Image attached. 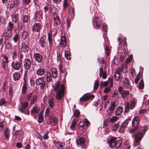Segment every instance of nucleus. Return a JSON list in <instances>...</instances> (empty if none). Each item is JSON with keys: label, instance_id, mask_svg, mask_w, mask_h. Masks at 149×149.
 Listing matches in <instances>:
<instances>
[{"label": "nucleus", "instance_id": "56", "mask_svg": "<svg viewBox=\"0 0 149 149\" xmlns=\"http://www.w3.org/2000/svg\"><path fill=\"white\" fill-rule=\"evenodd\" d=\"M105 53L107 56H108L109 54V47L107 45L105 47Z\"/></svg>", "mask_w": 149, "mask_h": 149}, {"label": "nucleus", "instance_id": "62", "mask_svg": "<svg viewBox=\"0 0 149 149\" xmlns=\"http://www.w3.org/2000/svg\"><path fill=\"white\" fill-rule=\"evenodd\" d=\"M123 88L122 86H120L118 88V91L120 94L121 95V94L124 91L123 90Z\"/></svg>", "mask_w": 149, "mask_h": 149}, {"label": "nucleus", "instance_id": "20", "mask_svg": "<svg viewBox=\"0 0 149 149\" xmlns=\"http://www.w3.org/2000/svg\"><path fill=\"white\" fill-rule=\"evenodd\" d=\"M18 14L17 13L14 14L12 16V19L13 22L16 23L18 22Z\"/></svg>", "mask_w": 149, "mask_h": 149}, {"label": "nucleus", "instance_id": "46", "mask_svg": "<svg viewBox=\"0 0 149 149\" xmlns=\"http://www.w3.org/2000/svg\"><path fill=\"white\" fill-rule=\"evenodd\" d=\"M9 4L10 6V8H13L15 6V3L14 1L11 0L9 1Z\"/></svg>", "mask_w": 149, "mask_h": 149}, {"label": "nucleus", "instance_id": "29", "mask_svg": "<svg viewBox=\"0 0 149 149\" xmlns=\"http://www.w3.org/2000/svg\"><path fill=\"white\" fill-rule=\"evenodd\" d=\"M45 70L43 68L38 69L36 71L37 74L40 75H42L44 74Z\"/></svg>", "mask_w": 149, "mask_h": 149}, {"label": "nucleus", "instance_id": "34", "mask_svg": "<svg viewBox=\"0 0 149 149\" xmlns=\"http://www.w3.org/2000/svg\"><path fill=\"white\" fill-rule=\"evenodd\" d=\"M65 56L68 60H70V51H66L65 53Z\"/></svg>", "mask_w": 149, "mask_h": 149}, {"label": "nucleus", "instance_id": "1", "mask_svg": "<svg viewBox=\"0 0 149 149\" xmlns=\"http://www.w3.org/2000/svg\"><path fill=\"white\" fill-rule=\"evenodd\" d=\"M60 85V81H57L55 84L54 89V91L57 92L56 95V98L58 100H60L63 97L64 92V84H62L61 86Z\"/></svg>", "mask_w": 149, "mask_h": 149}, {"label": "nucleus", "instance_id": "4", "mask_svg": "<svg viewBox=\"0 0 149 149\" xmlns=\"http://www.w3.org/2000/svg\"><path fill=\"white\" fill-rule=\"evenodd\" d=\"M42 27V25L41 24V22L35 23L33 26L32 31L33 32H39Z\"/></svg>", "mask_w": 149, "mask_h": 149}, {"label": "nucleus", "instance_id": "36", "mask_svg": "<svg viewBox=\"0 0 149 149\" xmlns=\"http://www.w3.org/2000/svg\"><path fill=\"white\" fill-rule=\"evenodd\" d=\"M43 120V118L42 114L40 113L39 114V116L38 117V122L39 123H42Z\"/></svg>", "mask_w": 149, "mask_h": 149}, {"label": "nucleus", "instance_id": "16", "mask_svg": "<svg viewBox=\"0 0 149 149\" xmlns=\"http://www.w3.org/2000/svg\"><path fill=\"white\" fill-rule=\"evenodd\" d=\"M49 122L51 125L54 126L56 123L57 119L53 116H50L49 117Z\"/></svg>", "mask_w": 149, "mask_h": 149}, {"label": "nucleus", "instance_id": "50", "mask_svg": "<svg viewBox=\"0 0 149 149\" xmlns=\"http://www.w3.org/2000/svg\"><path fill=\"white\" fill-rule=\"evenodd\" d=\"M94 86L93 87V89L95 90L97 89L99 86V82L98 80H96L94 83Z\"/></svg>", "mask_w": 149, "mask_h": 149}, {"label": "nucleus", "instance_id": "60", "mask_svg": "<svg viewBox=\"0 0 149 149\" xmlns=\"http://www.w3.org/2000/svg\"><path fill=\"white\" fill-rule=\"evenodd\" d=\"M28 35V33L26 31H24L22 34V36L24 38H26Z\"/></svg>", "mask_w": 149, "mask_h": 149}, {"label": "nucleus", "instance_id": "48", "mask_svg": "<svg viewBox=\"0 0 149 149\" xmlns=\"http://www.w3.org/2000/svg\"><path fill=\"white\" fill-rule=\"evenodd\" d=\"M118 118V117L116 116H113L111 118L109 121L112 123H114L117 120Z\"/></svg>", "mask_w": 149, "mask_h": 149}, {"label": "nucleus", "instance_id": "44", "mask_svg": "<svg viewBox=\"0 0 149 149\" xmlns=\"http://www.w3.org/2000/svg\"><path fill=\"white\" fill-rule=\"evenodd\" d=\"M115 103L114 102H112L110 105L108 109L111 111H113L115 108Z\"/></svg>", "mask_w": 149, "mask_h": 149}, {"label": "nucleus", "instance_id": "53", "mask_svg": "<svg viewBox=\"0 0 149 149\" xmlns=\"http://www.w3.org/2000/svg\"><path fill=\"white\" fill-rule=\"evenodd\" d=\"M12 31H7L6 33V36L7 37L10 38L12 36Z\"/></svg>", "mask_w": 149, "mask_h": 149}, {"label": "nucleus", "instance_id": "33", "mask_svg": "<svg viewBox=\"0 0 149 149\" xmlns=\"http://www.w3.org/2000/svg\"><path fill=\"white\" fill-rule=\"evenodd\" d=\"M39 111V109L38 107H33L31 110V113L34 114L35 113H38Z\"/></svg>", "mask_w": 149, "mask_h": 149}, {"label": "nucleus", "instance_id": "63", "mask_svg": "<svg viewBox=\"0 0 149 149\" xmlns=\"http://www.w3.org/2000/svg\"><path fill=\"white\" fill-rule=\"evenodd\" d=\"M109 123V121L108 119H107L105 120L103 123V126L104 127L106 126Z\"/></svg>", "mask_w": 149, "mask_h": 149}, {"label": "nucleus", "instance_id": "11", "mask_svg": "<svg viewBox=\"0 0 149 149\" xmlns=\"http://www.w3.org/2000/svg\"><path fill=\"white\" fill-rule=\"evenodd\" d=\"M120 72L121 69L120 68H118L114 74V78L116 81H118L120 78Z\"/></svg>", "mask_w": 149, "mask_h": 149}, {"label": "nucleus", "instance_id": "9", "mask_svg": "<svg viewBox=\"0 0 149 149\" xmlns=\"http://www.w3.org/2000/svg\"><path fill=\"white\" fill-rule=\"evenodd\" d=\"M36 84L37 85H41L40 88H42L45 86V82L44 81V78L41 77L38 79L36 81Z\"/></svg>", "mask_w": 149, "mask_h": 149}, {"label": "nucleus", "instance_id": "2", "mask_svg": "<svg viewBox=\"0 0 149 149\" xmlns=\"http://www.w3.org/2000/svg\"><path fill=\"white\" fill-rule=\"evenodd\" d=\"M136 101V100H133L131 101V104L127 102L126 103L125 108V112H128L130 109H133L135 107Z\"/></svg>", "mask_w": 149, "mask_h": 149}, {"label": "nucleus", "instance_id": "21", "mask_svg": "<svg viewBox=\"0 0 149 149\" xmlns=\"http://www.w3.org/2000/svg\"><path fill=\"white\" fill-rule=\"evenodd\" d=\"M52 77L54 78L57 77L58 75L57 70L55 68H52L51 69Z\"/></svg>", "mask_w": 149, "mask_h": 149}, {"label": "nucleus", "instance_id": "10", "mask_svg": "<svg viewBox=\"0 0 149 149\" xmlns=\"http://www.w3.org/2000/svg\"><path fill=\"white\" fill-rule=\"evenodd\" d=\"M68 17L69 18L71 19L73 18L75 14L73 8L72 6L68 9Z\"/></svg>", "mask_w": 149, "mask_h": 149}, {"label": "nucleus", "instance_id": "38", "mask_svg": "<svg viewBox=\"0 0 149 149\" xmlns=\"http://www.w3.org/2000/svg\"><path fill=\"white\" fill-rule=\"evenodd\" d=\"M123 83L125 87H127L130 85L129 80L125 78L123 81Z\"/></svg>", "mask_w": 149, "mask_h": 149}, {"label": "nucleus", "instance_id": "32", "mask_svg": "<svg viewBox=\"0 0 149 149\" xmlns=\"http://www.w3.org/2000/svg\"><path fill=\"white\" fill-rule=\"evenodd\" d=\"M10 131L8 128H6L4 130V135L6 139H8L9 137Z\"/></svg>", "mask_w": 149, "mask_h": 149}, {"label": "nucleus", "instance_id": "47", "mask_svg": "<svg viewBox=\"0 0 149 149\" xmlns=\"http://www.w3.org/2000/svg\"><path fill=\"white\" fill-rule=\"evenodd\" d=\"M144 84L143 81L142 80H141L139 82V87L140 89H143L144 88Z\"/></svg>", "mask_w": 149, "mask_h": 149}, {"label": "nucleus", "instance_id": "40", "mask_svg": "<svg viewBox=\"0 0 149 149\" xmlns=\"http://www.w3.org/2000/svg\"><path fill=\"white\" fill-rule=\"evenodd\" d=\"M29 18V17L28 15H25L23 16L22 19V22L24 23H27L28 22Z\"/></svg>", "mask_w": 149, "mask_h": 149}, {"label": "nucleus", "instance_id": "58", "mask_svg": "<svg viewBox=\"0 0 149 149\" xmlns=\"http://www.w3.org/2000/svg\"><path fill=\"white\" fill-rule=\"evenodd\" d=\"M52 32L49 33L48 34V40H52Z\"/></svg>", "mask_w": 149, "mask_h": 149}, {"label": "nucleus", "instance_id": "5", "mask_svg": "<svg viewBox=\"0 0 149 149\" xmlns=\"http://www.w3.org/2000/svg\"><path fill=\"white\" fill-rule=\"evenodd\" d=\"M54 24L57 26L60 23V20L58 15L55 12L53 13Z\"/></svg>", "mask_w": 149, "mask_h": 149}, {"label": "nucleus", "instance_id": "43", "mask_svg": "<svg viewBox=\"0 0 149 149\" xmlns=\"http://www.w3.org/2000/svg\"><path fill=\"white\" fill-rule=\"evenodd\" d=\"M24 23L23 22H19L17 23V27L18 29L21 30L23 28Z\"/></svg>", "mask_w": 149, "mask_h": 149}, {"label": "nucleus", "instance_id": "7", "mask_svg": "<svg viewBox=\"0 0 149 149\" xmlns=\"http://www.w3.org/2000/svg\"><path fill=\"white\" fill-rule=\"evenodd\" d=\"M94 96L93 95H89L86 94L83 95L80 99V100L81 101L84 102L90 99L91 98H93Z\"/></svg>", "mask_w": 149, "mask_h": 149}, {"label": "nucleus", "instance_id": "13", "mask_svg": "<svg viewBox=\"0 0 149 149\" xmlns=\"http://www.w3.org/2000/svg\"><path fill=\"white\" fill-rule=\"evenodd\" d=\"M93 26H96V28L99 29L100 25L99 21V19L97 17L93 18Z\"/></svg>", "mask_w": 149, "mask_h": 149}, {"label": "nucleus", "instance_id": "17", "mask_svg": "<svg viewBox=\"0 0 149 149\" xmlns=\"http://www.w3.org/2000/svg\"><path fill=\"white\" fill-rule=\"evenodd\" d=\"M34 57L36 61L38 62H41L42 58V56L41 54L38 53L35 54L34 55Z\"/></svg>", "mask_w": 149, "mask_h": 149}, {"label": "nucleus", "instance_id": "55", "mask_svg": "<svg viewBox=\"0 0 149 149\" xmlns=\"http://www.w3.org/2000/svg\"><path fill=\"white\" fill-rule=\"evenodd\" d=\"M6 102L5 100L3 98H1L0 100V106H1L6 104Z\"/></svg>", "mask_w": 149, "mask_h": 149}, {"label": "nucleus", "instance_id": "31", "mask_svg": "<svg viewBox=\"0 0 149 149\" xmlns=\"http://www.w3.org/2000/svg\"><path fill=\"white\" fill-rule=\"evenodd\" d=\"M14 24L11 22H9L8 26L7 31H12L13 29Z\"/></svg>", "mask_w": 149, "mask_h": 149}, {"label": "nucleus", "instance_id": "18", "mask_svg": "<svg viewBox=\"0 0 149 149\" xmlns=\"http://www.w3.org/2000/svg\"><path fill=\"white\" fill-rule=\"evenodd\" d=\"M60 45L62 47H64L66 44V38L65 36H62L60 39Z\"/></svg>", "mask_w": 149, "mask_h": 149}, {"label": "nucleus", "instance_id": "61", "mask_svg": "<svg viewBox=\"0 0 149 149\" xmlns=\"http://www.w3.org/2000/svg\"><path fill=\"white\" fill-rule=\"evenodd\" d=\"M139 122H138L134 121V122H132V126L134 127H137L138 126Z\"/></svg>", "mask_w": 149, "mask_h": 149}, {"label": "nucleus", "instance_id": "57", "mask_svg": "<svg viewBox=\"0 0 149 149\" xmlns=\"http://www.w3.org/2000/svg\"><path fill=\"white\" fill-rule=\"evenodd\" d=\"M76 123V121L74 120H73L72 121V123L70 126V128L71 129H73L74 128L75 126V124Z\"/></svg>", "mask_w": 149, "mask_h": 149}, {"label": "nucleus", "instance_id": "35", "mask_svg": "<svg viewBox=\"0 0 149 149\" xmlns=\"http://www.w3.org/2000/svg\"><path fill=\"white\" fill-rule=\"evenodd\" d=\"M68 6V0H63V9L64 11L67 8Z\"/></svg>", "mask_w": 149, "mask_h": 149}, {"label": "nucleus", "instance_id": "28", "mask_svg": "<svg viewBox=\"0 0 149 149\" xmlns=\"http://www.w3.org/2000/svg\"><path fill=\"white\" fill-rule=\"evenodd\" d=\"M4 59H3V60L2 61V65H7L8 64V63L9 61L8 57L5 55L4 56Z\"/></svg>", "mask_w": 149, "mask_h": 149}, {"label": "nucleus", "instance_id": "39", "mask_svg": "<svg viewBox=\"0 0 149 149\" xmlns=\"http://www.w3.org/2000/svg\"><path fill=\"white\" fill-rule=\"evenodd\" d=\"M120 123L119 122H118L117 123L115 124L113 127V130L114 131H116L119 127L120 126Z\"/></svg>", "mask_w": 149, "mask_h": 149}, {"label": "nucleus", "instance_id": "37", "mask_svg": "<svg viewBox=\"0 0 149 149\" xmlns=\"http://www.w3.org/2000/svg\"><path fill=\"white\" fill-rule=\"evenodd\" d=\"M121 69V71L122 72L125 73L128 70L127 66H122Z\"/></svg>", "mask_w": 149, "mask_h": 149}, {"label": "nucleus", "instance_id": "54", "mask_svg": "<svg viewBox=\"0 0 149 149\" xmlns=\"http://www.w3.org/2000/svg\"><path fill=\"white\" fill-rule=\"evenodd\" d=\"M132 58V56L131 55L130 56L126 59V64H128L131 61Z\"/></svg>", "mask_w": 149, "mask_h": 149}, {"label": "nucleus", "instance_id": "41", "mask_svg": "<svg viewBox=\"0 0 149 149\" xmlns=\"http://www.w3.org/2000/svg\"><path fill=\"white\" fill-rule=\"evenodd\" d=\"M129 91L124 90L121 94V96L123 98L125 97L126 96L129 95Z\"/></svg>", "mask_w": 149, "mask_h": 149}, {"label": "nucleus", "instance_id": "14", "mask_svg": "<svg viewBox=\"0 0 149 149\" xmlns=\"http://www.w3.org/2000/svg\"><path fill=\"white\" fill-rule=\"evenodd\" d=\"M76 142L77 145L79 144L81 145L82 148H84V139L83 137H80L79 139V140H76Z\"/></svg>", "mask_w": 149, "mask_h": 149}, {"label": "nucleus", "instance_id": "12", "mask_svg": "<svg viewBox=\"0 0 149 149\" xmlns=\"http://www.w3.org/2000/svg\"><path fill=\"white\" fill-rule=\"evenodd\" d=\"M21 108L19 109V111L22 113H24V109L27 107L28 105V102H24L20 103Z\"/></svg>", "mask_w": 149, "mask_h": 149}, {"label": "nucleus", "instance_id": "25", "mask_svg": "<svg viewBox=\"0 0 149 149\" xmlns=\"http://www.w3.org/2000/svg\"><path fill=\"white\" fill-rule=\"evenodd\" d=\"M54 143L58 149H63L64 147L61 143L56 141Z\"/></svg>", "mask_w": 149, "mask_h": 149}, {"label": "nucleus", "instance_id": "22", "mask_svg": "<svg viewBox=\"0 0 149 149\" xmlns=\"http://www.w3.org/2000/svg\"><path fill=\"white\" fill-rule=\"evenodd\" d=\"M20 37L18 34L16 33L13 38V40L15 43H17L20 40Z\"/></svg>", "mask_w": 149, "mask_h": 149}, {"label": "nucleus", "instance_id": "52", "mask_svg": "<svg viewBox=\"0 0 149 149\" xmlns=\"http://www.w3.org/2000/svg\"><path fill=\"white\" fill-rule=\"evenodd\" d=\"M27 89L26 84V83H24L22 87V93H24L26 92Z\"/></svg>", "mask_w": 149, "mask_h": 149}, {"label": "nucleus", "instance_id": "8", "mask_svg": "<svg viewBox=\"0 0 149 149\" xmlns=\"http://www.w3.org/2000/svg\"><path fill=\"white\" fill-rule=\"evenodd\" d=\"M113 79L111 78H110L109 79L108 81H105V82H103L101 81V86H107L109 84H110L111 86L112 87V86L113 85Z\"/></svg>", "mask_w": 149, "mask_h": 149}, {"label": "nucleus", "instance_id": "26", "mask_svg": "<svg viewBox=\"0 0 149 149\" xmlns=\"http://www.w3.org/2000/svg\"><path fill=\"white\" fill-rule=\"evenodd\" d=\"M116 139V138L115 137H113L108 142V143L109 144V146L111 147H113V145L112 143H115V141Z\"/></svg>", "mask_w": 149, "mask_h": 149}, {"label": "nucleus", "instance_id": "3", "mask_svg": "<svg viewBox=\"0 0 149 149\" xmlns=\"http://www.w3.org/2000/svg\"><path fill=\"white\" fill-rule=\"evenodd\" d=\"M143 135L142 133L138 132L136 134H134V146L139 144L140 140L143 137Z\"/></svg>", "mask_w": 149, "mask_h": 149}, {"label": "nucleus", "instance_id": "23", "mask_svg": "<svg viewBox=\"0 0 149 149\" xmlns=\"http://www.w3.org/2000/svg\"><path fill=\"white\" fill-rule=\"evenodd\" d=\"M20 77V74L19 73L16 72L13 74V78L14 81H16L19 80Z\"/></svg>", "mask_w": 149, "mask_h": 149}, {"label": "nucleus", "instance_id": "24", "mask_svg": "<svg viewBox=\"0 0 149 149\" xmlns=\"http://www.w3.org/2000/svg\"><path fill=\"white\" fill-rule=\"evenodd\" d=\"M85 127L84 123L83 121H81L79 123V129L81 131H83Z\"/></svg>", "mask_w": 149, "mask_h": 149}, {"label": "nucleus", "instance_id": "15", "mask_svg": "<svg viewBox=\"0 0 149 149\" xmlns=\"http://www.w3.org/2000/svg\"><path fill=\"white\" fill-rule=\"evenodd\" d=\"M29 49L28 44L23 42L22 44L21 50L23 52H27Z\"/></svg>", "mask_w": 149, "mask_h": 149}, {"label": "nucleus", "instance_id": "6", "mask_svg": "<svg viewBox=\"0 0 149 149\" xmlns=\"http://www.w3.org/2000/svg\"><path fill=\"white\" fill-rule=\"evenodd\" d=\"M39 43L41 47L42 48L45 47L47 43V40L45 36H43L40 38Z\"/></svg>", "mask_w": 149, "mask_h": 149}, {"label": "nucleus", "instance_id": "19", "mask_svg": "<svg viewBox=\"0 0 149 149\" xmlns=\"http://www.w3.org/2000/svg\"><path fill=\"white\" fill-rule=\"evenodd\" d=\"M100 76H102L103 79H105L107 77V75L105 72H103V68L101 67L100 68Z\"/></svg>", "mask_w": 149, "mask_h": 149}, {"label": "nucleus", "instance_id": "27", "mask_svg": "<svg viewBox=\"0 0 149 149\" xmlns=\"http://www.w3.org/2000/svg\"><path fill=\"white\" fill-rule=\"evenodd\" d=\"M123 109L122 107H119L116 109V115L119 116L121 114L123 111Z\"/></svg>", "mask_w": 149, "mask_h": 149}, {"label": "nucleus", "instance_id": "59", "mask_svg": "<svg viewBox=\"0 0 149 149\" xmlns=\"http://www.w3.org/2000/svg\"><path fill=\"white\" fill-rule=\"evenodd\" d=\"M49 110L48 108H47L45 111V116L46 118L47 116H48L49 114Z\"/></svg>", "mask_w": 149, "mask_h": 149}, {"label": "nucleus", "instance_id": "51", "mask_svg": "<svg viewBox=\"0 0 149 149\" xmlns=\"http://www.w3.org/2000/svg\"><path fill=\"white\" fill-rule=\"evenodd\" d=\"M80 114L79 111L78 110H76L74 112V114L76 117H78Z\"/></svg>", "mask_w": 149, "mask_h": 149}, {"label": "nucleus", "instance_id": "49", "mask_svg": "<svg viewBox=\"0 0 149 149\" xmlns=\"http://www.w3.org/2000/svg\"><path fill=\"white\" fill-rule=\"evenodd\" d=\"M49 107L52 108L54 106V99L53 98H51L49 101Z\"/></svg>", "mask_w": 149, "mask_h": 149}, {"label": "nucleus", "instance_id": "42", "mask_svg": "<svg viewBox=\"0 0 149 149\" xmlns=\"http://www.w3.org/2000/svg\"><path fill=\"white\" fill-rule=\"evenodd\" d=\"M24 65H30L31 64V61L28 58H26L24 61Z\"/></svg>", "mask_w": 149, "mask_h": 149}, {"label": "nucleus", "instance_id": "45", "mask_svg": "<svg viewBox=\"0 0 149 149\" xmlns=\"http://www.w3.org/2000/svg\"><path fill=\"white\" fill-rule=\"evenodd\" d=\"M47 81L48 82H49L51 80L52 77H51V73L49 72H48L46 76Z\"/></svg>", "mask_w": 149, "mask_h": 149}, {"label": "nucleus", "instance_id": "30", "mask_svg": "<svg viewBox=\"0 0 149 149\" xmlns=\"http://www.w3.org/2000/svg\"><path fill=\"white\" fill-rule=\"evenodd\" d=\"M122 143V141L120 140H118L116 141L113 145V147L116 148H118Z\"/></svg>", "mask_w": 149, "mask_h": 149}, {"label": "nucleus", "instance_id": "64", "mask_svg": "<svg viewBox=\"0 0 149 149\" xmlns=\"http://www.w3.org/2000/svg\"><path fill=\"white\" fill-rule=\"evenodd\" d=\"M58 67L60 70L61 72H64L65 71V70L64 69V68L62 66H59Z\"/></svg>", "mask_w": 149, "mask_h": 149}]
</instances>
